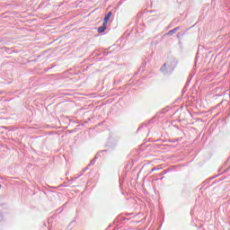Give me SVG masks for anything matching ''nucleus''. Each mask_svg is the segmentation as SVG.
<instances>
[{"instance_id":"obj_1","label":"nucleus","mask_w":230,"mask_h":230,"mask_svg":"<svg viewBox=\"0 0 230 230\" xmlns=\"http://www.w3.org/2000/svg\"><path fill=\"white\" fill-rule=\"evenodd\" d=\"M111 17H112V12H109L108 14L104 17V24H109V22L111 21Z\"/></svg>"},{"instance_id":"obj_2","label":"nucleus","mask_w":230,"mask_h":230,"mask_svg":"<svg viewBox=\"0 0 230 230\" xmlns=\"http://www.w3.org/2000/svg\"><path fill=\"white\" fill-rule=\"evenodd\" d=\"M105 30H107V24L102 23V26L98 28V33H103V31H105Z\"/></svg>"},{"instance_id":"obj_3","label":"nucleus","mask_w":230,"mask_h":230,"mask_svg":"<svg viewBox=\"0 0 230 230\" xmlns=\"http://www.w3.org/2000/svg\"><path fill=\"white\" fill-rule=\"evenodd\" d=\"M175 31H179V27H176L173 30L169 31L167 35H173V33H175Z\"/></svg>"},{"instance_id":"obj_4","label":"nucleus","mask_w":230,"mask_h":230,"mask_svg":"<svg viewBox=\"0 0 230 230\" xmlns=\"http://www.w3.org/2000/svg\"><path fill=\"white\" fill-rule=\"evenodd\" d=\"M0 189H1V184H0Z\"/></svg>"}]
</instances>
